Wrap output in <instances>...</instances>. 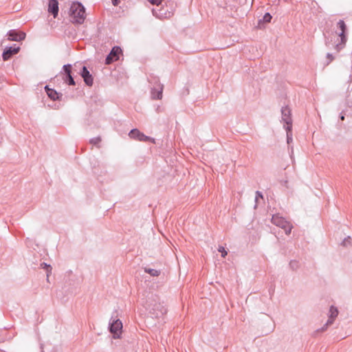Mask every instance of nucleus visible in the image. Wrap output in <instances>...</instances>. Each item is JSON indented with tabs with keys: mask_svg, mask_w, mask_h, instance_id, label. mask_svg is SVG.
I'll list each match as a JSON object with an SVG mask.
<instances>
[{
	"mask_svg": "<svg viewBox=\"0 0 352 352\" xmlns=\"http://www.w3.org/2000/svg\"><path fill=\"white\" fill-rule=\"evenodd\" d=\"M25 38V33L23 32H16L11 30L8 32V39L10 41H20L24 40Z\"/></svg>",
	"mask_w": 352,
	"mask_h": 352,
	"instance_id": "nucleus-8",
	"label": "nucleus"
},
{
	"mask_svg": "<svg viewBox=\"0 0 352 352\" xmlns=\"http://www.w3.org/2000/svg\"><path fill=\"white\" fill-rule=\"evenodd\" d=\"M271 19H272V16L270 13H266L264 16H263V21L264 22H266V23H270L271 21Z\"/></svg>",
	"mask_w": 352,
	"mask_h": 352,
	"instance_id": "nucleus-16",
	"label": "nucleus"
},
{
	"mask_svg": "<svg viewBox=\"0 0 352 352\" xmlns=\"http://www.w3.org/2000/svg\"><path fill=\"white\" fill-rule=\"evenodd\" d=\"M47 96L53 100H58L59 98V94L54 89L49 88L48 86L45 87Z\"/></svg>",
	"mask_w": 352,
	"mask_h": 352,
	"instance_id": "nucleus-13",
	"label": "nucleus"
},
{
	"mask_svg": "<svg viewBox=\"0 0 352 352\" xmlns=\"http://www.w3.org/2000/svg\"><path fill=\"white\" fill-rule=\"evenodd\" d=\"M338 30L336 34L340 38V43L344 44L346 42V37L344 35L346 30V24L342 20H340L337 23Z\"/></svg>",
	"mask_w": 352,
	"mask_h": 352,
	"instance_id": "nucleus-7",
	"label": "nucleus"
},
{
	"mask_svg": "<svg viewBox=\"0 0 352 352\" xmlns=\"http://www.w3.org/2000/svg\"><path fill=\"white\" fill-rule=\"evenodd\" d=\"M329 312L330 316L327 321V324H331L333 322L334 319L338 316V309L334 307H331Z\"/></svg>",
	"mask_w": 352,
	"mask_h": 352,
	"instance_id": "nucleus-14",
	"label": "nucleus"
},
{
	"mask_svg": "<svg viewBox=\"0 0 352 352\" xmlns=\"http://www.w3.org/2000/svg\"><path fill=\"white\" fill-rule=\"evenodd\" d=\"M129 136L131 138H133L139 141H151L152 142H154V139L145 135L138 129L131 130L129 133Z\"/></svg>",
	"mask_w": 352,
	"mask_h": 352,
	"instance_id": "nucleus-5",
	"label": "nucleus"
},
{
	"mask_svg": "<svg viewBox=\"0 0 352 352\" xmlns=\"http://www.w3.org/2000/svg\"><path fill=\"white\" fill-rule=\"evenodd\" d=\"M48 12L52 13L55 18L58 12V3L57 0H49Z\"/></svg>",
	"mask_w": 352,
	"mask_h": 352,
	"instance_id": "nucleus-10",
	"label": "nucleus"
},
{
	"mask_svg": "<svg viewBox=\"0 0 352 352\" xmlns=\"http://www.w3.org/2000/svg\"><path fill=\"white\" fill-rule=\"evenodd\" d=\"M112 3L114 6H117L119 3L118 0H112Z\"/></svg>",
	"mask_w": 352,
	"mask_h": 352,
	"instance_id": "nucleus-24",
	"label": "nucleus"
},
{
	"mask_svg": "<svg viewBox=\"0 0 352 352\" xmlns=\"http://www.w3.org/2000/svg\"><path fill=\"white\" fill-rule=\"evenodd\" d=\"M63 69H64L65 72L67 74V76H68L69 74H71V69H72L71 65H64Z\"/></svg>",
	"mask_w": 352,
	"mask_h": 352,
	"instance_id": "nucleus-17",
	"label": "nucleus"
},
{
	"mask_svg": "<svg viewBox=\"0 0 352 352\" xmlns=\"http://www.w3.org/2000/svg\"><path fill=\"white\" fill-rule=\"evenodd\" d=\"M272 222L274 225L283 228L287 234H290L292 226L283 217L278 215H274L272 218Z\"/></svg>",
	"mask_w": 352,
	"mask_h": 352,
	"instance_id": "nucleus-3",
	"label": "nucleus"
},
{
	"mask_svg": "<svg viewBox=\"0 0 352 352\" xmlns=\"http://www.w3.org/2000/svg\"><path fill=\"white\" fill-rule=\"evenodd\" d=\"M122 329V323L120 320L113 321L110 327V331L113 334L114 339L120 338Z\"/></svg>",
	"mask_w": 352,
	"mask_h": 352,
	"instance_id": "nucleus-4",
	"label": "nucleus"
},
{
	"mask_svg": "<svg viewBox=\"0 0 352 352\" xmlns=\"http://www.w3.org/2000/svg\"><path fill=\"white\" fill-rule=\"evenodd\" d=\"M344 117L343 116H341V120H344Z\"/></svg>",
	"mask_w": 352,
	"mask_h": 352,
	"instance_id": "nucleus-25",
	"label": "nucleus"
},
{
	"mask_svg": "<svg viewBox=\"0 0 352 352\" xmlns=\"http://www.w3.org/2000/svg\"><path fill=\"white\" fill-rule=\"evenodd\" d=\"M218 251H219V252H221V256H222L223 257H225V256L228 254L227 251H226V249H225L223 247H222V246L219 247V248H218Z\"/></svg>",
	"mask_w": 352,
	"mask_h": 352,
	"instance_id": "nucleus-18",
	"label": "nucleus"
},
{
	"mask_svg": "<svg viewBox=\"0 0 352 352\" xmlns=\"http://www.w3.org/2000/svg\"><path fill=\"white\" fill-rule=\"evenodd\" d=\"M175 7V2L169 1L168 5L166 4V7H163L157 11L153 10V13L160 19H170L174 14Z\"/></svg>",
	"mask_w": 352,
	"mask_h": 352,
	"instance_id": "nucleus-2",
	"label": "nucleus"
},
{
	"mask_svg": "<svg viewBox=\"0 0 352 352\" xmlns=\"http://www.w3.org/2000/svg\"><path fill=\"white\" fill-rule=\"evenodd\" d=\"M42 266H43L44 268H46L47 269V274L50 273L51 272V267L50 265H47L46 263H43L41 264ZM49 276V274H47V276Z\"/></svg>",
	"mask_w": 352,
	"mask_h": 352,
	"instance_id": "nucleus-21",
	"label": "nucleus"
},
{
	"mask_svg": "<svg viewBox=\"0 0 352 352\" xmlns=\"http://www.w3.org/2000/svg\"><path fill=\"white\" fill-rule=\"evenodd\" d=\"M153 5H160L163 0H148Z\"/></svg>",
	"mask_w": 352,
	"mask_h": 352,
	"instance_id": "nucleus-20",
	"label": "nucleus"
},
{
	"mask_svg": "<svg viewBox=\"0 0 352 352\" xmlns=\"http://www.w3.org/2000/svg\"><path fill=\"white\" fill-rule=\"evenodd\" d=\"M163 86L158 85V87L154 89L151 92V97L153 99H161L162 98Z\"/></svg>",
	"mask_w": 352,
	"mask_h": 352,
	"instance_id": "nucleus-12",
	"label": "nucleus"
},
{
	"mask_svg": "<svg viewBox=\"0 0 352 352\" xmlns=\"http://www.w3.org/2000/svg\"><path fill=\"white\" fill-rule=\"evenodd\" d=\"M122 50L119 47H113L110 54L107 56L106 58V64H111L112 62L118 60L119 55L121 54Z\"/></svg>",
	"mask_w": 352,
	"mask_h": 352,
	"instance_id": "nucleus-6",
	"label": "nucleus"
},
{
	"mask_svg": "<svg viewBox=\"0 0 352 352\" xmlns=\"http://www.w3.org/2000/svg\"><path fill=\"white\" fill-rule=\"evenodd\" d=\"M286 124L287 125V129L289 130L291 128V121L289 119L286 120Z\"/></svg>",
	"mask_w": 352,
	"mask_h": 352,
	"instance_id": "nucleus-23",
	"label": "nucleus"
},
{
	"mask_svg": "<svg viewBox=\"0 0 352 352\" xmlns=\"http://www.w3.org/2000/svg\"><path fill=\"white\" fill-rule=\"evenodd\" d=\"M82 77L84 78L85 82L89 85L91 86L93 84V78L91 75L90 74L89 72L87 70L86 67H82V73H81Z\"/></svg>",
	"mask_w": 352,
	"mask_h": 352,
	"instance_id": "nucleus-11",
	"label": "nucleus"
},
{
	"mask_svg": "<svg viewBox=\"0 0 352 352\" xmlns=\"http://www.w3.org/2000/svg\"><path fill=\"white\" fill-rule=\"evenodd\" d=\"M145 272L153 276H158L160 274V271L155 269H145Z\"/></svg>",
	"mask_w": 352,
	"mask_h": 352,
	"instance_id": "nucleus-15",
	"label": "nucleus"
},
{
	"mask_svg": "<svg viewBox=\"0 0 352 352\" xmlns=\"http://www.w3.org/2000/svg\"><path fill=\"white\" fill-rule=\"evenodd\" d=\"M69 16L73 23H82L86 18L84 6L78 2H74L70 7Z\"/></svg>",
	"mask_w": 352,
	"mask_h": 352,
	"instance_id": "nucleus-1",
	"label": "nucleus"
},
{
	"mask_svg": "<svg viewBox=\"0 0 352 352\" xmlns=\"http://www.w3.org/2000/svg\"><path fill=\"white\" fill-rule=\"evenodd\" d=\"M0 352H5V351L0 350Z\"/></svg>",
	"mask_w": 352,
	"mask_h": 352,
	"instance_id": "nucleus-26",
	"label": "nucleus"
},
{
	"mask_svg": "<svg viewBox=\"0 0 352 352\" xmlns=\"http://www.w3.org/2000/svg\"><path fill=\"white\" fill-rule=\"evenodd\" d=\"M327 58L329 60L328 63H330V62H331L333 60V56L331 54H328L327 56Z\"/></svg>",
	"mask_w": 352,
	"mask_h": 352,
	"instance_id": "nucleus-22",
	"label": "nucleus"
},
{
	"mask_svg": "<svg viewBox=\"0 0 352 352\" xmlns=\"http://www.w3.org/2000/svg\"><path fill=\"white\" fill-rule=\"evenodd\" d=\"M67 78H68V84L69 85H75V82L71 74H69V75L67 76Z\"/></svg>",
	"mask_w": 352,
	"mask_h": 352,
	"instance_id": "nucleus-19",
	"label": "nucleus"
},
{
	"mask_svg": "<svg viewBox=\"0 0 352 352\" xmlns=\"http://www.w3.org/2000/svg\"><path fill=\"white\" fill-rule=\"evenodd\" d=\"M19 47H11L6 49L2 55L3 60H8L10 59L12 55L17 54L19 52Z\"/></svg>",
	"mask_w": 352,
	"mask_h": 352,
	"instance_id": "nucleus-9",
	"label": "nucleus"
}]
</instances>
